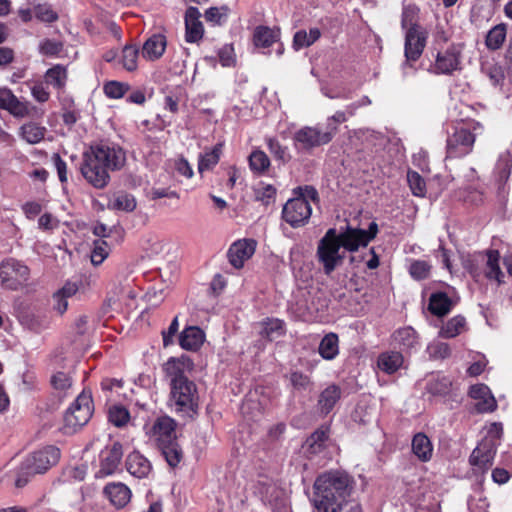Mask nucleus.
Listing matches in <instances>:
<instances>
[{
	"label": "nucleus",
	"mask_w": 512,
	"mask_h": 512,
	"mask_svg": "<svg viewBox=\"0 0 512 512\" xmlns=\"http://www.w3.org/2000/svg\"><path fill=\"white\" fill-rule=\"evenodd\" d=\"M502 434H503L502 424L492 423L489 426L487 433L482 440H488V441L494 442L496 444V446H499Z\"/></svg>",
	"instance_id": "680f3d73"
},
{
	"label": "nucleus",
	"mask_w": 512,
	"mask_h": 512,
	"mask_svg": "<svg viewBox=\"0 0 512 512\" xmlns=\"http://www.w3.org/2000/svg\"><path fill=\"white\" fill-rule=\"evenodd\" d=\"M428 37L427 30L422 26L409 27L405 32V57L403 65L404 74L412 68L411 62H415L422 55Z\"/></svg>",
	"instance_id": "9b49d317"
},
{
	"label": "nucleus",
	"mask_w": 512,
	"mask_h": 512,
	"mask_svg": "<svg viewBox=\"0 0 512 512\" xmlns=\"http://www.w3.org/2000/svg\"><path fill=\"white\" fill-rule=\"evenodd\" d=\"M280 33L278 29H272L267 26H258L253 33V42L257 48H268L279 40Z\"/></svg>",
	"instance_id": "c756f323"
},
{
	"label": "nucleus",
	"mask_w": 512,
	"mask_h": 512,
	"mask_svg": "<svg viewBox=\"0 0 512 512\" xmlns=\"http://www.w3.org/2000/svg\"><path fill=\"white\" fill-rule=\"evenodd\" d=\"M223 145L218 143L210 151H207L199 155L198 159V171L203 173L204 171L211 170L217 165L222 154Z\"/></svg>",
	"instance_id": "2f4dec72"
},
{
	"label": "nucleus",
	"mask_w": 512,
	"mask_h": 512,
	"mask_svg": "<svg viewBox=\"0 0 512 512\" xmlns=\"http://www.w3.org/2000/svg\"><path fill=\"white\" fill-rule=\"evenodd\" d=\"M507 35V27L501 23L491 28L485 39L486 47L489 50H498L502 47Z\"/></svg>",
	"instance_id": "473e14b6"
},
{
	"label": "nucleus",
	"mask_w": 512,
	"mask_h": 512,
	"mask_svg": "<svg viewBox=\"0 0 512 512\" xmlns=\"http://www.w3.org/2000/svg\"><path fill=\"white\" fill-rule=\"evenodd\" d=\"M108 419L114 426L124 427L130 420V413L122 405H113L109 408Z\"/></svg>",
	"instance_id": "49530a36"
},
{
	"label": "nucleus",
	"mask_w": 512,
	"mask_h": 512,
	"mask_svg": "<svg viewBox=\"0 0 512 512\" xmlns=\"http://www.w3.org/2000/svg\"><path fill=\"white\" fill-rule=\"evenodd\" d=\"M497 448L494 442L481 440L469 457L470 465L481 472H486L493 464Z\"/></svg>",
	"instance_id": "2eb2a0df"
},
{
	"label": "nucleus",
	"mask_w": 512,
	"mask_h": 512,
	"mask_svg": "<svg viewBox=\"0 0 512 512\" xmlns=\"http://www.w3.org/2000/svg\"><path fill=\"white\" fill-rule=\"evenodd\" d=\"M455 304L456 302L445 292H435L429 298L428 309L433 315L443 317L452 310Z\"/></svg>",
	"instance_id": "cd10ccee"
},
{
	"label": "nucleus",
	"mask_w": 512,
	"mask_h": 512,
	"mask_svg": "<svg viewBox=\"0 0 512 512\" xmlns=\"http://www.w3.org/2000/svg\"><path fill=\"white\" fill-rule=\"evenodd\" d=\"M93 409L91 393L82 391L64 414L65 432L73 433L87 424L92 417Z\"/></svg>",
	"instance_id": "0eeeda50"
},
{
	"label": "nucleus",
	"mask_w": 512,
	"mask_h": 512,
	"mask_svg": "<svg viewBox=\"0 0 512 512\" xmlns=\"http://www.w3.org/2000/svg\"><path fill=\"white\" fill-rule=\"evenodd\" d=\"M108 245L103 240L95 241L94 248L91 254V262L93 265H100L108 256Z\"/></svg>",
	"instance_id": "4d7b16f0"
},
{
	"label": "nucleus",
	"mask_w": 512,
	"mask_h": 512,
	"mask_svg": "<svg viewBox=\"0 0 512 512\" xmlns=\"http://www.w3.org/2000/svg\"><path fill=\"white\" fill-rule=\"evenodd\" d=\"M128 89L129 86L127 84L118 81H110L104 85V93L107 97L113 99L123 97Z\"/></svg>",
	"instance_id": "6e6d98bb"
},
{
	"label": "nucleus",
	"mask_w": 512,
	"mask_h": 512,
	"mask_svg": "<svg viewBox=\"0 0 512 512\" xmlns=\"http://www.w3.org/2000/svg\"><path fill=\"white\" fill-rule=\"evenodd\" d=\"M340 398V389L335 386L331 385L328 386L320 395L318 404L320 406V409L324 413H329L336 402Z\"/></svg>",
	"instance_id": "e433bc0d"
},
{
	"label": "nucleus",
	"mask_w": 512,
	"mask_h": 512,
	"mask_svg": "<svg viewBox=\"0 0 512 512\" xmlns=\"http://www.w3.org/2000/svg\"><path fill=\"white\" fill-rule=\"evenodd\" d=\"M261 334L270 341L278 339L285 333L284 322L279 319H267L262 323Z\"/></svg>",
	"instance_id": "79ce46f5"
},
{
	"label": "nucleus",
	"mask_w": 512,
	"mask_h": 512,
	"mask_svg": "<svg viewBox=\"0 0 512 512\" xmlns=\"http://www.w3.org/2000/svg\"><path fill=\"white\" fill-rule=\"evenodd\" d=\"M127 471L134 477L142 479L152 472L151 462L138 451L131 452L125 462Z\"/></svg>",
	"instance_id": "4be33fe9"
},
{
	"label": "nucleus",
	"mask_w": 512,
	"mask_h": 512,
	"mask_svg": "<svg viewBox=\"0 0 512 512\" xmlns=\"http://www.w3.org/2000/svg\"><path fill=\"white\" fill-rule=\"evenodd\" d=\"M466 329V319L457 315L450 320L440 329L439 336L442 338H455L460 335Z\"/></svg>",
	"instance_id": "f704fd0d"
},
{
	"label": "nucleus",
	"mask_w": 512,
	"mask_h": 512,
	"mask_svg": "<svg viewBox=\"0 0 512 512\" xmlns=\"http://www.w3.org/2000/svg\"><path fill=\"white\" fill-rule=\"evenodd\" d=\"M144 429L157 447L176 440V422L169 416L158 417L152 425H145Z\"/></svg>",
	"instance_id": "ddd939ff"
},
{
	"label": "nucleus",
	"mask_w": 512,
	"mask_h": 512,
	"mask_svg": "<svg viewBox=\"0 0 512 512\" xmlns=\"http://www.w3.org/2000/svg\"><path fill=\"white\" fill-rule=\"evenodd\" d=\"M483 132V125L476 120L452 126L451 131H447L446 158L456 159L469 155L473 151L477 136Z\"/></svg>",
	"instance_id": "7ed1b4c3"
},
{
	"label": "nucleus",
	"mask_w": 512,
	"mask_h": 512,
	"mask_svg": "<svg viewBox=\"0 0 512 512\" xmlns=\"http://www.w3.org/2000/svg\"><path fill=\"white\" fill-rule=\"evenodd\" d=\"M59 458L60 450L52 445L34 451L21 463L15 486L18 488L24 487L32 476L45 473L58 462Z\"/></svg>",
	"instance_id": "20e7f679"
},
{
	"label": "nucleus",
	"mask_w": 512,
	"mask_h": 512,
	"mask_svg": "<svg viewBox=\"0 0 512 512\" xmlns=\"http://www.w3.org/2000/svg\"><path fill=\"white\" fill-rule=\"evenodd\" d=\"M178 328H179L178 317H175L172 320V322L170 323L168 329L162 332L164 347H168L171 344H173V342H174L173 338H174L175 334L177 333Z\"/></svg>",
	"instance_id": "0e129e2a"
},
{
	"label": "nucleus",
	"mask_w": 512,
	"mask_h": 512,
	"mask_svg": "<svg viewBox=\"0 0 512 512\" xmlns=\"http://www.w3.org/2000/svg\"><path fill=\"white\" fill-rule=\"evenodd\" d=\"M403 364L404 357L399 351H385L380 353L377 358L378 368L386 374L397 372Z\"/></svg>",
	"instance_id": "bb28decb"
},
{
	"label": "nucleus",
	"mask_w": 512,
	"mask_h": 512,
	"mask_svg": "<svg viewBox=\"0 0 512 512\" xmlns=\"http://www.w3.org/2000/svg\"><path fill=\"white\" fill-rule=\"evenodd\" d=\"M201 13L196 7H189L185 12V40L196 43L203 38L204 26L200 20Z\"/></svg>",
	"instance_id": "aec40b11"
},
{
	"label": "nucleus",
	"mask_w": 512,
	"mask_h": 512,
	"mask_svg": "<svg viewBox=\"0 0 512 512\" xmlns=\"http://www.w3.org/2000/svg\"><path fill=\"white\" fill-rule=\"evenodd\" d=\"M63 45L61 42L45 39L39 45V52L46 56H55L62 51Z\"/></svg>",
	"instance_id": "bf43d9fd"
},
{
	"label": "nucleus",
	"mask_w": 512,
	"mask_h": 512,
	"mask_svg": "<svg viewBox=\"0 0 512 512\" xmlns=\"http://www.w3.org/2000/svg\"><path fill=\"white\" fill-rule=\"evenodd\" d=\"M476 407L480 412H492L496 409L497 403L491 392H489L486 397L479 400Z\"/></svg>",
	"instance_id": "774afa93"
},
{
	"label": "nucleus",
	"mask_w": 512,
	"mask_h": 512,
	"mask_svg": "<svg viewBox=\"0 0 512 512\" xmlns=\"http://www.w3.org/2000/svg\"><path fill=\"white\" fill-rule=\"evenodd\" d=\"M500 255L497 250L487 251V263H486V277L494 279L498 283L502 282L504 274L502 273L499 266Z\"/></svg>",
	"instance_id": "4c0bfd02"
},
{
	"label": "nucleus",
	"mask_w": 512,
	"mask_h": 512,
	"mask_svg": "<svg viewBox=\"0 0 512 512\" xmlns=\"http://www.w3.org/2000/svg\"><path fill=\"white\" fill-rule=\"evenodd\" d=\"M125 163L126 152L120 145L100 141L84 152L81 173L89 184L102 189L110 181L109 172L122 169Z\"/></svg>",
	"instance_id": "f257e3e1"
},
{
	"label": "nucleus",
	"mask_w": 512,
	"mask_h": 512,
	"mask_svg": "<svg viewBox=\"0 0 512 512\" xmlns=\"http://www.w3.org/2000/svg\"><path fill=\"white\" fill-rule=\"evenodd\" d=\"M205 340L204 332L197 326L186 327L179 336V345L187 351H197Z\"/></svg>",
	"instance_id": "393cba45"
},
{
	"label": "nucleus",
	"mask_w": 512,
	"mask_h": 512,
	"mask_svg": "<svg viewBox=\"0 0 512 512\" xmlns=\"http://www.w3.org/2000/svg\"><path fill=\"white\" fill-rule=\"evenodd\" d=\"M139 49L135 45H126L122 49L120 63L129 72L135 71L138 66Z\"/></svg>",
	"instance_id": "ea45409f"
},
{
	"label": "nucleus",
	"mask_w": 512,
	"mask_h": 512,
	"mask_svg": "<svg viewBox=\"0 0 512 512\" xmlns=\"http://www.w3.org/2000/svg\"><path fill=\"white\" fill-rule=\"evenodd\" d=\"M33 98L40 103L47 102L50 98V92L43 83H36L31 87Z\"/></svg>",
	"instance_id": "e2e57ef3"
},
{
	"label": "nucleus",
	"mask_w": 512,
	"mask_h": 512,
	"mask_svg": "<svg viewBox=\"0 0 512 512\" xmlns=\"http://www.w3.org/2000/svg\"><path fill=\"white\" fill-rule=\"evenodd\" d=\"M33 12L36 19L44 23L58 20V13L48 3H33Z\"/></svg>",
	"instance_id": "37998d69"
},
{
	"label": "nucleus",
	"mask_w": 512,
	"mask_h": 512,
	"mask_svg": "<svg viewBox=\"0 0 512 512\" xmlns=\"http://www.w3.org/2000/svg\"><path fill=\"white\" fill-rule=\"evenodd\" d=\"M335 133L336 127L331 128V131H323L318 126H305L294 133L293 140L296 147L309 150L329 143Z\"/></svg>",
	"instance_id": "f8f14e48"
},
{
	"label": "nucleus",
	"mask_w": 512,
	"mask_h": 512,
	"mask_svg": "<svg viewBox=\"0 0 512 512\" xmlns=\"http://www.w3.org/2000/svg\"><path fill=\"white\" fill-rule=\"evenodd\" d=\"M427 351L429 356L433 359H445L451 355L450 345L440 341L430 343L427 347Z\"/></svg>",
	"instance_id": "603ef678"
},
{
	"label": "nucleus",
	"mask_w": 512,
	"mask_h": 512,
	"mask_svg": "<svg viewBox=\"0 0 512 512\" xmlns=\"http://www.w3.org/2000/svg\"><path fill=\"white\" fill-rule=\"evenodd\" d=\"M123 455L122 445L118 442L113 443L109 447H105L99 455V470L96 477H106L114 474L120 465Z\"/></svg>",
	"instance_id": "dca6fc26"
},
{
	"label": "nucleus",
	"mask_w": 512,
	"mask_h": 512,
	"mask_svg": "<svg viewBox=\"0 0 512 512\" xmlns=\"http://www.w3.org/2000/svg\"><path fill=\"white\" fill-rule=\"evenodd\" d=\"M407 181L414 196L424 197L426 195V182L419 173L408 171Z\"/></svg>",
	"instance_id": "8fccbe9b"
},
{
	"label": "nucleus",
	"mask_w": 512,
	"mask_h": 512,
	"mask_svg": "<svg viewBox=\"0 0 512 512\" xmlns=\"http://www.w3.org/2000/svg\"><path fill=\"white\" fill-rule=\"evenodd\" d=\"M313 503L317 512H341L350 495L349 479L338 472L320 475L314 483Z\"/></svg>",
	"instance_id": "f03ea898"
},
{
	"label": "nucleus",
	"mask_w": 512,
	"mask_h": 512,
	"mask_svg": "<svg viewBox=\"0 0 512 512\" xmlns=\"http://www.w3.org/2000/svg\"><path fill=\"white\" fill-rule=\"evenodd\" d=\"M256 248V242L252 239H243L234 242L228 250V259L236 269L242 268L245 261L251 258Z\"/></svg>",
	"instance_id": "6ab92c4d"
},
{
	"label": "nucleus",
	"mask_w": 512,
	"mask_h": 512,
	"mask_svg": "<svg viewBox=\"0 0 512 512\" xmlns=\"http://www.w3.org/2000/svg\"><path fill=\"white\" fill-rule=\"evenodd\" d=\"M166 47V37L162 34H153L143 43L142 56L148 61H156L162 57Z\"/></svg>",
	"instance_id": "b1692460"
},
{
	"label": "nucleus",
	"mask_w": 512,
	"mask_h": 512,
	"mask_svg": "<svg viewBox=\"0 0 512 512\" xmlns=\"http://www.w3.org/2000/svg\"><path fill=\"white\" fill-rule=\"evenodd\" d=\"M338 343V336L335 333L325 335L319 344V354L326 360L334 359L339 353Z\"/></svg>",
	"instance_id": "72a5a7b5"
},
{
	"label": "nucleus",
	"mask_w": 512,
	"mask_h": 512,
	"mask_svg": "<svg viewBox=\"0 0 512 512\" xmlns=\"http://www.w3.org/2000/svg\"><path fill=\"white\" fill-rule=\"evenodd\" d=\"M113 209L131 212L136 208L134 197L127 193H119L111 203Z\"/></svg>",
	"instance_id": "3c124183"
},
{
	"label": "nucleus",
	"mask_w": 512,
	"mask_h": 512,
	"mask_svg": "<svg viewBox=\"0 0 512 512\" xmlns=\"http://www.w3.org/2000/svg\"><path fill=\"white\" fill-rule=\"evenodd\" d=\"M228 9L226 7H211L205 12V19L207 22L213 24H221V22L227 17Z\"/></svg>",
	"instance_id": "052dcab7"
},
{
	"label": "nucleus",
	"mask_w": 512,
	"mask_h": 512,
	"mask_svg": "<svg viewBox=\"0 0 512 512\" xmlns=\"http://www.w3.org/2000/svg\"><path fill=\"white\" fill-rule=\"evenodd\" d=\"M492 480L499 484V485H502V484H505L507 483L511 476H512V472H510L509 470L505 469V468H502L500 466H497L496 468H494L492 470Z\"/></svg>",
	"instance_id": "338daca9"
},
{
	"label": "nucleus",
	"mask_w": 512,
	"mask_h": 512,
	"mask_svg": "<svg viewBox=\"0 0 512 512\" xmlns=\"http://www.w3.org/2000/svg\"><path fill=\"white\" fill-rule=\"evenodd\" d=\"M162 455L171 467H176L182 459V450L180 449L176 440L171 443L158 446Z\"/></svg>",
	"instance_id": "a19ab883"
},
{
	"label": "nucleus",
	"mask_w": 512,
	"mask_h": 512,
	"mask_svg": "<svg viewBox=\"0 0 512 512\" xmlns=\"http://www.w3.org/2000/svg\"><path fill=\"white\" fill-rule=\"evenodd\" d=\"M290 383L297 390H307L311 386L310 377L300 371H293L289 376Z\"/></svg>",
	"instance_id": "13d9d810"
},
{
	"label": "nucleus",
	"mask_w": 512,
	"mask_h": 512,
	"mask_svg": "<svg viewBox=\"0 0 512 512\" xmlns=\"http://www.w3.org/2000/svg\"><path fill=\"white\" fill-rule=\"evenodd\" d=\"M269 152L273 155V157L281 161L282 163H286L290 160L291 156L288 151L287 146H283L278 139L274 137H268L265 139Z\"/></svg>",
	"instance_id": "c03bdc74"
},
{
	"label": "nucleus",
	"mask_w": 512,
	"mask_h": 512,
	"mask_svg": "<svg viewBox=\"0 0 512 512\" xmlns=\"http://www.w3.org/2000/svg\"><path fill=\"white\" fill-rule=\"evenodd\" d=\"M103 493L117 509L125 507L130 502L132 496L130 488L121 482L108 483L104 487Z\"/></svg>",
	"instance_id": "412c9836"
},
{
	"label": "nucleus",
	"mask_w": 512,
	"mask_h": 512,
	"mask_svg": "<svg viewBox=\"0 0 512 512\" xmlns=\"http://www.w3.org/2000/svg\"><path fill=\"white\" fill-rule=\"evenodd\" d=\"M512 170V155L509 152L502 153L496 163L494 170L495 184L497 186V196L500 201H505L509 194L507 181Z\"/></svg>",
	"instance_id": "f3484780"
},
{
	"label": "nucleus",
	"mask_w": 512,
	"mask_h": 512,
	"mask_svg": "<svg viewBox=\"0 0 512 512\" xmlns=\"http://www.w3.org/2000/svg\"><path fill=\"white\" fill-rule=\"evenodd\" d=\"M412 452L422 462H428L433 455V445L424 433H417L412 439Z\"/></svg>",
	"instance_id": "c85d7f7f"
},
{
	"label": "nucleus",
	"mask_w": 512,
	"mask_h": 512,
	"mask_svg": "<svg viewBox=\"0 0 512 512\" xmlns=\"http://www.w3.org/2000/svg\"><path fill=\"white\" fill-rule=\"evenodd\" d=\"M295 197L288 200L283 207L282 217L293 228L304 226L311 217V201H316L318 193L312 186L298 187Z\"/></svg>",
	"instance_id": "39448f33"
},
{
	"label": "nucleus",
	"mask_w": 512,
	"mask_h": 512,
	"mask_svg": "<svg viewBox=\"0 0 512 512\" xmlns=\"http://www.w3.org/2000/svg\"><path fill=\"white\" fill-rule=\"evenodd\" d=\"M0 108L16 117H25L29 114L27 104L21 102L8 88L0 89Z\"/></svg>",
	"instance_id": "5701e85b"
},
{
	"label": "nucleus",
	"mask_w": 512,
	"mask_h": 512,
	"mask_svg": "<svg viewBox=\"0 0 512 512\" xmlns=\"http://www.w3.org/2000/svg\"><path fill=\"white\" fill-rule=\"evenodd\" d=\"M170 386V400L175 410L192 416L198 407V395L195 383L193 381H184Z\"/></svg>",
	"instance_id": "6e6552de"
},
{
	"label": "nucleus",
	"mask_w": 512,
	"mask_h": 512,
	"mask_svg": "<svg viewBox=\"0 0 512 512\" xmlns=\"http://www.w3.org/2000/svg\"><path fill=\"white\" fill-rule=\"evenodd\" d=\"M276 189L270 184L260 183L255 189V196L258 201L268 205L274 201Z\"/></svg>",
	"instance_id": "5fc2aeb1"
},
{
	"label": "nucleus",
	"mask_w": 512,
	"mask_h": 512,
	"mask_svg": "<svg viewBox=\"0 0 512 512\" xmlns=\"http://www.w3.org/2000/svg\"><path fill=\"white\" fill-rule=\"evenodd\" d=\"M345 253L346 251L338 239L337 230L335 228L328 229L317 246V258L326 275L331 274L342 264Z\"/></svg>",
	"instance_id": "423d86ee"
},
{
	"label": "nucleus",
	"mask_w": 512,
	"mask_h": 512,
	"mask_svg": "<svg viewBox=\"0 0 512 512\" xmlns=\"http://www.w3.org/2000/svg\"><path fill=\"white\" fill-rule=\"evenodd\" d=\"M392 340L395 346L402 351H411L419 346V337L417 332L410 326L397 329L392 334Z\"/></svg>",
	"instance_id": "a878e982"
},
{
	"label": "nucleus",
	"mask_w": 512,
	"mask_h": 512,
	"mask_svg": "<svg viewBox=\"0 0 512 512\" xmlns=\"http://www.w3.org/2000/svg\"><path fill=\"white\" fill-rule=\"evenodd\" d=\"M328 439L327 432L325 430L315 431L308 439V443L314 452L321 448L324 441Z\"/></svg>",
	"instance_id": "69168bd1"
},
{
	"label": "nucleus",
	"mask_w": 512,
	"mask_h": 512,
	"mask_svg": "<svg viewBox=\"0 0 512 512\" xmlns=\"http://www.w3.org/2000/svg\"><path fill=\"white\" fill-rule=\"evenodd\" d=\"M194 364L191 359L186 355L180 357H170L163 364V372L165 376L170 380V385L190 381L187 374L193 370Z\"/></svg>",
	"instance_id": "4468645a"
},
{
	"label": "nucleus",
	"mask_w": 512,
	"mask_h": 512,
	"mask_svg": "<svg viewBox=\"0 0 512 512\" xmlns=\"http://www.w3.org/2000/svg\"><path fill=\"white\" fill-rule=\"evenodd\" d=\"M461 47L452 44L446 50L437 53L433 71L436 74H451L460 68Z\"/></svg>",
	"instance_id": "a211bd4d"
},
{
	"label": "nucleus",
	"mask_w": 512,
	"mask_h": 512,
	"mask_svg": "<svg viewBox=\"0 0 512 512\" xmlns=\"http://www.w3.org/2000/svg\"><path fill=\"white\" fill-rule=\"evenodd\" d=\"M432 265L426 260H412L409 265L410 276L417 281L427 279Z\"/></svg>",
	"instance_id": "a18cd8bd"
},
{
	"label": "nucleus",
	"mask_w": 512,
	"mask_h": 512,
	"mask_svg": "<svg viewBox=\"0 0 512 512\" xmlns=\"http://www.w3.org/2000/svg\"><path fill=\"white\" fill-rule=\"evenodd\" d=\"M29 277L30 269L18 260L10 258L0 264V281L7 289H20L28 282Z\"/></svg>",
	"instance_id": "9d476101"
},
{
	"label": "nucleus",
	"mask_w": 512,
	"mask_h": 512,
	"mask_svg": "<svg viewBox=\"0 0 512 512\" xmlns=\"http://www.w3.org/2000/svg\"><path fill=\"white\" fill-rule=\"evenodd\" d=\"M377 233L378 225L374 221L369 224L367 230L347 225L337 232L344 251L348 252H355L360 247H366L376 237Z\"/></svg>",
	"instance_id": "1a4fd4ad"
},
{
	"label": "nucleus",
	"mask_w": 512,
	"mask_h": 512,
	"mask_svg": "<svg viewBox=\"0 0 512 512\" xmlns=\"http://www.w3.org/2000/svg\"><path fill=\"white\" fill-rule=\"evenodd\" d=\"M420 9L415 4L405 5L402 10L401 26L404 30L409 27L420 26L418 24Z\"/></svg>",
	"instance_id": "09e8293b"
},
{
	"label": "nucleus",
	"mask_w": 512,
	"mask_h": 512,
	"mask_svg": "<svg viewBox=\"0 0 512 512\" xmlns=\"http://www.w3.org/2000/svg\"><path fill=\"white\" fill-rule=\"evenodd\" d=\"M321 36V31L317 27L310 28L307 32L306 30H299L294 34L293 37V48L295 50H300L302 48H306L314 44Z\"/></svg>",
	"instance_id": "7c9ffc66"
},
{
	"label": "nucleus",
	"mask_w": 512,
	"mask_h": 512,
	"mask_svg": "<svg viewBox=\"0 0 512 512\" xmlns=\"http://www.w3.org/2000/svg\"><path fill=\"white\" fill-rule=\"evenodd\" d=\"M21 136L29 144H37L43 140L46 128L30 122L21 126Z\"/></svg>",
	"instance_id": "58836bf2"
},
{
	"label": "nucleus",
	"mask_w": 512,
	"mask_h": 512,
	"mask_svg": "<svg viewBox=\"0 0 512 512\" xmlns=\"http://www.w3.org/2000/svg\"><path fill=\"white\" fill-rule=\"evenodd\" d=\"M51 384L60 393H66L72 387V378L69 374L59 371L51 377Z\"/></svg>",
	"instance_id": "864d4df0"
},
{
	"label": "nucleus",
	"mask_w": 512,
	"mask_h": 512,
	"mask_svg": "<svg viewBox=\"0 0 512 512\" xmlns=\"http://www.w3.org/2000/svg\"><path fill=\"white\" fill-rule=\"evenodd\" d=\"M249 166L252 171L264 173L270 166V160L262 150H254L249 156Z\"/></svg>",
	"instance_id": "de8ad7c7"
},
{
	"label": "nucleus",
	"mask_w": 512,
	"mask_h": 512,
	"mask_svg": "<svg viewBox=\"0 0 512 512\" xmlns=\"http://www.w3.org/2000/svg\"><path fill=\"white\" fill-rule=\"evenodd\" d=\"M67 70L62 65H55L48 69L45 73V80L47 84L52 85L58 90H62L66 86L67 82Z\"/></svg>",
	"instance_id": "c9c22d12"
}]
</instances>
